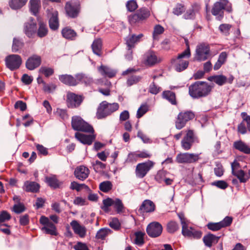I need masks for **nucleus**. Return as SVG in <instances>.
I'll return each mask as SVG.
<instances>
[{"instance_id":"63","label":"nucleus","mask_w":250,"mask_h":250,"mask_svg":"<svg viewBox=\"0 0 250 250\" xmlns=\"http://www.w3.org/2000/svg\"><path fill=\"white\" fill-rule=\"evenodd\" d=\"M138 158L137 151L132 152L128 153L126 161L129 163H133L136 162Z\"/></svg>"},{"instance_id":"42","label":"nucleus","mask_w":250,"mask_h":250,"mask_svg":"<svg viewBox=\"0 0 250 250\" xmlns=\"http://www.w3.org/2000/svg\"><path fill=\"white\" fill-rule=\"evenodd\" d=\"M111 232L112 230L108 228H102L97 231L96 234V238L102 240H104L105 237Z\"/></svg>"},{"instance_id":"32","label":"nucleus","mask_w":250,"mask_h":250,"mask_svg":"<svg viewBox=\"0 0 250 250\" xmlns=\"http://www.w3.org/2000/svg\"><path fill=\"white\" fill-rule=\"evenodd\" d=\"M59 80L63 84L70 86H76L75 80H74V77L68 74L61 75L59 76Z\"/></svg>"},{"instance_id":"28","label":"nucleus","mask_w":250,"mask_h":250,"mask_svg":"<svg viewBox=\"0 0 250 250\" xmlns=\"http://www.w3.org/2000/svg\"><path fill=\"white\" fill-rule=\"evenodd\" d=\"M44 182L53 189L60 188L63 184L62 182H60L57 179L55 175L46 176Z\"/></svg>"},{"instance_id":"33","label":"nucleus","mask_w":250,"mask_h":250,"mask_svg":"<svg viewBox=\"0 0 250 250\" xmlns=\"http://www.w3.org/2000/svg\"><path fill=\"white\" fill-rule=\"evenodd\" d=\"M29 5L30 12L32 15L37 16L41 7L40 0H30Z\"/></svg>"},{"instance_id":"53","label":"nucleus","mask_w":250,"mask_h":250,"mask_svg":"<svg viewBox=\"0 0 250 250\" xmlns=\"http://www.w3.org/2000/svg\"><path fill=\"white\" fill-rule=\"evenodd\" d=\"M186 10V8L183 4L178 3L173 9L172 13L177 16L181 15Z\"/></svg>"},{"instance_id":"55","label":"nucleus","mask_w":250,"mask_h":250,"mask_svg":"<svg viewBox=\"0 0 250 250\" xmlns=\"http://www.w3.org/2000/svg\"><path fill=\"white\" fill-rule=\"evenodd\" d=\"M39 72L43 74L46 77H49L54 74V71L52 68L42 66L39 70Z\"/></svg>"},{"instance_id":"21","label":"nucleus","mask_w":250,"mask_h":250,"mask_svg":"<svg viewBox=\"0 0 250 250\" xmlns=\"http://www.w3.org/2000/svg\"><path fill=\"white\" fill-rule=\"evenodd\" d=\"M220 238V236H217L209 232L204 236L203 238V242L206 247L210 248L213 245H216L218 243Z\"/></svg>"},{"instance_id":"60","label":"nucleus","mask_w":250,"mask_h":250,"mask_svg":"<svg viewBox=\"0 0 250 250\" xmlns=\"http://www.w3.org/2000/svg\"><path fill=\"white\" fill-rule=\"evenodd\" d=\"M25 210V207L22 203H19L13 206V211L17 214H20Z\"/></svg>"},{"instance_id":"19","label":"nucleus","mask_w":250,"mask_h":250,"mask_svg":"<svg viewBox=\"0 0 250 250\" xmlns=\"http://www.w3.org/2000/svg\"><path fill=\"white\" fill-rule=\"evenodd\" d=\"M208 79L209 81L214 82L218 85L222 86L226 83H232L234 78L232 76L229 78H227L224 75H217L211 76L208 77Z\"/></svg>"},{"instance_id":"46","label":"nucleus","mask_w":250,"mask_h":250,"mask_svg":"<svg viewBox=\"0 0 250 250\" xmlns=\"http://www.w3.org/2000/svg\"><path fill=\"white\" fill-rule=\"evenodd\" d=\"M145 233L142 231H137L135 233V244L136 245L141 246L145 243L144 235Z\"/></svg>"},{"instance_id":"14","label":"nucleus","mask_w":250,"mask_h":250,"mask_svg":"<svg viewBox=\"0 0 250 250\" xmlns=\"http://www.w3.org/2000/svg\"><path fill=\"white\" fill-rule=\"evenodd\" d=\"M242 118V121L238 125L237 132L238 134H245L247 131L250 132V116L243 112L241 114Z\"/></svg>"},{"instance_id":"47","label":"nucleus","mask_w":250,"mask_h":250,"mask_svg":"<svg viewBox=\"0 0 250 250\" xmlns=\"http://www.w3.org/2000/svg\"><path fill=\"white\" fill-rule=\"evenodd\" d=\"M5 62H22V59L19 55L11 54L6 56Z\"/></svg>"},{"instance_id":"3","label":"nucleus","mask_w":250,"mask_h":250,"mask_svg":"<svg viewBox=\"0 0 250 250\" xmlns=\"http://www.w3.org/2000/svg\"><path fill=\"white\" fill-rule=\"evenodd\" d=\"M211 57L209 45L208 43L201 42L197 44L194 54L193 61L203 62Z\"/></svg>"},{"instance_id":"61","label":"nucleus","mask_w":250,"mask_h":250,"mask_svg":"<svg viewBox=\"0 0 250 250\" xmlns=\"http://www.w3.org/2000/svg\"><path fill=\"white\" fill-rule=\"evenodd\" d=\"M109 226L114 230H117L120 229L121 224L117 218H113L109 223Z\"/></svg>"},{"instance_id":"24","label":"nucleus","mask_w":250,"mask_h":250,"mask_svg":"<svg viewBox=\"0 0 250 250\" xmlns=\"http://www.w3.org/2000/svg\"><path fill=\"white\" fill-rule=\"evenodd\" d=\"M75 137L76 139L80 141L81 143L84 145H90L92 144L93 141L95 140V137L94 135H85L77 132L75 134Z\"/></svg>"},{"instance_id":"1","label":"nucleus","mask_w":250,"mask_h":250,"mask_svg":"<svg viewBox=\"0 0 250 250\" xmlns=\"http://www.w3.org/2000/svg\"><path fill=\"white\" fill-rule=\"evenodd\" d=\"M213 87L206 82L196 81L189 86L188 94L193 99L205 97L210 93Z\"/></svg>"},{"instance_id":"29","label":"nucleus","mask_w":250,"mask_h":250,"mask_svg":"<svg viewBox=\"0 0 250 250\" xmlns=\"http://www.w3.org/2000/svg\"><path fill=\"white\" fill-rule=\"evenodd\" d=\"M144 36L143 34H140L138 35L132 34L128 36L126 39V44L127 48L132 49L135 47V43L140 42L141 38Z\"/></svg>"},{"instance_id":"23","label":"nucleus","mask_w":250,"mask_h":250,"mask_svg":"<svg viewBox=\"0 0 250 250\" xmlns=\"http://www.w3.org/2000/svg\"><path fill=\"white\" fill-rule=\"evenodd\" d=\"M200 10V7L196 3L192 4L191 7L187 10L183 16L185 20H194L196 18V13Z\"/></svg>"},{"instance_id":"40","label":"nucleus","mask_w":250,"mask_h":250,"mask_svg":"<svg viewBox=\"0 0 250 250\" xmlns=\"http://www.w3.org/2000/svg\"><path fill=\"white\" fill-rule=\"evenodd\" d=\"M235 149L246 154H250V147L241 140L235 141Z\"/></svg>"},{"instance_id":"7","label":"nucleus","mask_w":250,"mask_h":250,"mask_svg":"<svg viewBox=\"0 0 250 250\" xmlns=\"http://www.w3.org/2000/svg\"><path fill=\"white\" fill-rule=\"evenodd\" d=\"M150 11L146 7H142L138 10L135 13L128 17V21L132 25L142 23L150 16Z\"/></svg>"},{"instance_id":"45","label":"nucleus","mask_w":250,"mask_h":250,"mask_svg":"<svg viewBox=\"0 0 250 250\" xmlns=\"http://www.w3.org/2000/svg\"><path fill=\"white\" fill-rule=\"evenodd\" d=\"M113 185L109 181H104L100 183L99 189L104 193H107L112 188Z\"/></svg>"},{"instance_id":"44","label":"nucleus","mask_w":250,"mask_h":250,"mask_svg":"<svg viewBox=\"0 0 250 250\" xmlns=\"http://www.w3.org/2000/svg\"><path fill=\"white\" fill-rule=\"evenodd\" d=\"M145 62H158L157 57L155 52L152 50H149L146 52L145 55Z\"/></svg>"},{"instance_id":"15","label":"nucleus","mask_w":250,"mask_h":250,"mask_svg":"<svg viewBox=\"0 0 250 250\" xmlns=\"http://www.w3.org/2000/svg\"><path fill=\"white\" fill-rule=\"evenodd\" d=\"M64 8L66 16L69 18L74 19L78 17L81 6L80 4L68 1L66 2Z\"/></svg>"},{"instance_id":"37","label":"nucleus","mask_w":250,"mask_h":250,"mask_svg":"<svg viewBox=\"0 0 250 250\" xmlns=\"http://www.w3.org/2000/svg\"><path fill=\"white\" fill-rule=\"evenodd\" d=\"M28 0H9L8 5L12 10H17L24 6Z\"/></svg>"},{"instance_id":"27","label":"nucleus","mask_w":250,"mask_h":250,"mask_svg":"<svg viewBox=\"0 0 250 250\" xmlns=\"http://www.w3.org/2000/svg\"><path fill=\"white\" fill-rule=\"evenodd\" d=\"M74 77V80H75L76 85L81 83H84L85 85H90L93 83V79L88 75L83 73L76 74Z\"/></svg>"},{"instance_id":"58","label":"nucleus","mask_w":250,"mask_h":250,"mask_svg":"<svg viewBox=\"0 0 250 250\" xmlns=\"http://www.w3.org/2000/svg\"><path fill=\"white\" fill-rule=\"evenodd\" d=\"M70 188L73 190H76L77 191H79L82 188L85 189H89V187L84 184H80L76 182L73 181L71 183Z\"/></svg>"},{"instance_id":"39","label":"nucleus","mask_w":250,"mask_h":250,"mask_svg":"<svg viewBox=\"0 0 250 250\" xmlns=\"http://www.w3.org/2000/svg\"><path fill=\"white\" fill-rule=\"evenodd\" d=\"M37 35L39 38H42L45 37L48 32L47 26L43 22L39 23V28L36 31Z\"/></svg>"},{"instance_id":"4","label":"nucleus","mask_w":250,"mask_h":250,"mask_svg":"<svg viewBox=\"0 0 250 250\" xmlns=\"http://www.w3.org/2000/svg\"><path fill=\"white\" fill-rule=\"evenodd\" d=\"M224 10L229 13L231 12V4L228 0H219V1L214 3L211 9V13L213 15L217 16V19L220 21L224 17Z\"/></svg>"},{"instance_id":"56","label":"nucleus","mask_w":250,"mask_h":250,"mask_svg":"<svg viewBox=\"0 0 250 250\" xmlns=\"http://www.w3.org/2000/svg\"><path fill=\"white\" fill-rule=\"evenodd\" d=\"M207 228L212 231H216L220 230L222 228V225L220 222L217 223L209 222L206 225Z\"/></svg>"},{"instance_id":"36","label":"nucleus","mask_w":250,"mask_h":250,"mask_svg":"<svg viewBox=\"0 0 250 250\" xmlns=\"http://www.w3.org/2000/svg\"><path fill=\"white\" fill-rule=\"evenodd\" d=\"M163 98L167 100L171 104L177 105V102L175 93L170 90H166L163 92Z\"/></svg>"},{"instance_id":"51","label":"nucleus","mask_w":250,"mask_h":250,"mask_svg":"<svg viewBox=\"0 0 250 250\" xmlns=\"http://www.w3.org/2000/svg\"><path fill=\"white\" fill-rule=\"evenodd\" d=\"M214 172L215 175L218 177H221L224 174V169L220 162H215V167L214 168Z\"/></svg>"},{"instance_id":"49","label":"nucleus","mask_w":250,"mask_h":250,"mask_svg":"<svg viewBox=\"0 0 250 250\" xmlns=\"http://www.w3.org/2000/svg\"><path fill=\"white\" fill-rule=\"evenodd\" d=\"M177 215L180 220V222L182 225V229H185L188 227L189 221L185 217V214L183 212H178L177 213Z\"/></svg>"},{"instance_id":"38","label":"nucleus","mask_w":250,"mask_h":250,"mask_svg":"<svg viewBox=\"0 0 250 250\" xmlns=\"http://www.w3.org/2000/svg\"><path fill=\"white\" fill-rule=\"evenodd\" d=\"M102 40L101 38L95 39L91 45L94 53L98 56H101L102 54Z\"/></svg>"},{"instance_id":"59","label":"nucleus","mask_w":250,"mask_h":250,"mask_svg":"<svg viewBox=\"0 0 250 250\" xmlns=\"http://www.w3.org/2000/svg\"><path fill=\"white\" fill-rule=\"evenodd\" d=\"M126 7L129 12H133L138 8V4L135 0H128L126 3Z\"/></svg>"},{"instance_id":"30","label":"nucleus","mask_w":250,"mask_h":250,"mask_svg":"<svg viewBox=\"0 0 250 250\" xmlns=\"http://www.w3.org/2000/svg\"><path fill=\"white\" fill-rule=\"evenodd\" d=\"M61 33L64 38L71 41L75 40L77 36V33L69 26L63 28Z\"/></svg>"},{"instance_id":"11","label":"nucleus","mask_w":250,"mask_h":250,"mask_svg":"<svg viewBox=\"0 0 250 250\" xmlns=\"http://www.w3.org/2000/svg\"><path fill=\"white\" fill-rule=\"evenodd\" d=\"M153 162H147L138 164L136 167L135 174L137 178H143L153 166Z\"/></svg>"},{"instance_id":"64","label":"nucleus","mask_w":250,"mask_h":250,"mask_svg":"<svg viewBox=\"0 0 250 250\" xmlns=\"http://www.w3.org/2000/svg\"><path fill=\"white\" fill-rule=\"evenodd\" d=\"M56 114L63 120L67 119L68 118V115L67 113V111L65 109L58 108L57 109Z\"/></svg>"},{"instance_id":"57","label":"nucleus","mask_w":250,"mask_h":250,"mask_svg":"<svg viewBox=\"0 0 250 250\" xmlns=\"http://www.w3.org/2000/svg\"><path fill=\"white\" fill-rule=\"evenodd\" d=\"M148 110V106L146 104H142L137 110L136 117L138 119L141 118Z\"/></svg>"},{"instance_id":"50","label":"nucleus","mask_w":250,"mask_h":250,"mask_svg":"<svg viewBox=\"0 0 250 250\" xmlns=\"http://www.w3.org/2000/svg\"><path fill=\"white\" fill-rule=\"evenodd\" d=\"M92 166L94 171L97 173L106 168V165L99 160H96L95 162L92 163Z\"/></svg>"},{"instance_id":"26","label":"nucleus","mask_w":250,"mask_h":250,"mask_svg":"<svg viewBox=\"0 0 250 250\" xmlns=\"http://www.w3.org/2000/svg\"><path fill=\"white\" fill-rule=\"evenodd\" d=\"M40 185L34 181H26L22 187L23 189L27 192L37 193L39 191Z\"/></svg>"},{"instance_id":"13","label":"nucleus","mask_w":250,"mask_h":250,"mask_svg":"<svg viewBox=\"0 0 250 250\" xmlns=\"http://www.w3.org/2000/svg\"><path fill=\"white\" fill-rule=\"evenodd\" d=\"M83 101V97L74 93H68L66 96V103L68 108H75L78 107Z\"/></svg>"},{"instance_id":"43","label":"nucleus","mask_w":250,"mask_h":250,"mask_svg":"<svg viewBox=\"0 0 250 250\" xmlns=\"http://www.w3.org/2000/svg\"><path fill=\"white\" fill-rule=\"evenodd\" d=\"M179 229V226L175 221H170L167 223V230L170 234H173Z\"/></svg>"},{"instance_id":"18","label":"nucleus","mask_w":250,"mask_h":250,"mask_svg":"<svg viewBox=\"0 0 250 250\" xmlns=\"http://www.w3.org/2000/svg\"><path fill=\"white\" fill-rule=\"evenodd\" d=\"M37 23L32 17H30V22H25L24 24V33L29 38L33 37L37 31Z\"/></svg>"},{"instance_id":"2","label":"nucleus","mask_w":250,"mask_h":250,"mask_svg":"<svg viewBox=\"0 0 250 250\" xmlns=\"http://www.w3.org/2000/svg\"><path fill=\"white\" fill-rule=\"evenodd\" d=\"M119 107V105L118 103L109 104L106 101H103L98 106L96 117L98 119L104 118L117 111Z\"/></svg>"},{"instance_id":"35","label":"nucleus","mask_w":250,"mask_h":250,"mask_svg":"<svg viewBox=\"0 0 250 250\" xmlns=\"http://www.w3.org/2000/svg\"><path fill=\"white\" fill-rule=\"evenodd\" d=\"M99 71L103 76L109 78L114 77L117 73L116 71L103 65L99 68Z\"/></svg>"},{"instance_id":"22","label":"nucleus","mask_w":250,"mask_h":250,"mask_svg":"<svg viewBox=\"0 0 250 250\" xmlns=\"http://www.w3.org/2000/svg\"><path fill=\"white\" fill-rule=\"evenodd\" d=\"M89 173L90 171L87 167L80 166L75 169L74 174L78 179L84 181L88 177Z\"/></svg>"},{"instance_id":"12","label":"nucleus","mask_w":250,"mask_h":250,"mask_svg":"<svg viewBox=\"0 0 250 250\" xmlns=\"http://www.w3.org/2000/svg\"><path fill=\"white\" fill-rule=\"evenodd\" d=\"M199 159L198 154L184 153L178 154L176 161L179 164H189L197 162Z\"/></svg>"},{"instance_id":"62","label":"nucleus","mask_w":250,"mask_h":250,"mask_svg":"<svg viewBox=\"0 0 250 250\" xmlns=\"http://www.w3.org/2000/svg\"><path fill=\"white\" fill-rule=\"evenodd\" d=\"M211 185L212 186H216L218 188L222 189H225L228 187V184H227V183L223 180H218L214 181L211 183Z\"/></svg>"},{"instance_id":"9","label":"nucleus","mask_w":250,"mask_h":250,"mask_svg":"<svg viewBox=\"0 0 250 250\" xmlns=\"http://www.w3.org/2000/svg\"><path fill=\"white\" fill-rule=\"evenodd\" d=\"M198 142V138L194 131L191 129L187 130L186 134L181 141V146L185 150H189L195 142Z\"/></svg>"},{"instance_id":"31","label":"nucleus","mask_w":250,"mask_h":250,"mask_svg":"<svg viewBox=\"0 0 250 250\" xmlns=\"http://www.w3.org/2000/svg\"><path fill=\"white\" fill-rule=\"evenodd\" d=\"M49 26L51 30L57 31L59 27V21L58 18V13L57 11L53 13L50 18L49 21Z\"/></svg>"},{"instance_id":"17","label":"nucleus","mask_w":250,"mask_h":250,"mask_svg":"<svg viewBox=\"0 0 250 250\" xmlns=\"http://www.w3.org/2000/svg\"><path fill=\"white\" fill-rule=\"evenodd\" d=\"M169 174L167 170H159L155 176V180L160 184L164 182L167 186H170L173 183V180L169 178Z\"/></svg>"},{"instance_id":"54","label":"nucleus","mask_w":250,"mask_h":250,"mask_svg":"<svg viewBox=\"0 0 250 250\" xmlns=\"http://www.w3.org/2000/svg\"><path fill=\"white\" fill-rule=\"evenodd\" d=\"M142 79V77L139 76L131 75L127 79L126 84L128 86H131L133 84H136L139 82Z\"/></svg>"},{"instance_id":"16","label":"nucleus","mask_w":250,"mask_h":250,"mask_svg":"<svg viewBox=\"0 0 250 250\" xmlns=\"http://www.w3.org/2000/svg\"><path fill=\"white\" fill-rule=\"evenodd\" d=\"M181 233L185 237L193 239H200L203 234L202 231L189 226L185 229H182Z\"/></svg>"},{"instance_id":"6","label":"nucleus","mask_w":250,"mask_h":250,"mask_svg":"<svg viewBox=\"0 0 250 250\" xmlns=\"http://www.w3.org/2000/svg\"><path fill=\"white\" fill-rule=\"evenodd\" d=\"M195 113L190 110H183L179 113L175 121L176 129L183 128L190 121L195 118Z\"/></svg>"},{"instance_id":"25","label":"nucleus","mask_w":250,"mask_h":250,"mask_svg":"<svg viewBox=\"0 0 250 250\" xmlns=\"http://www.w3.org/2000/svg\"><path fill=\"white\" fill-rule=\"evenodd\" d=\"M70 225L75 234L78 235L81 238L85 236L86 229L84 226H81L76 220H73L70 223Z\"/></svg>"},{"instance_id":"48","label":"nucleus","mask_w":250,"mask_h":250,"mask_svg":"<svg viewBox=\"0 0 250 250\" xmlns=\"http://www.w3.org/2000/svg\"><path fill=\"white\" fill-rule=\"evenodd\" d=\"M113 202V206L116 212L118 213L123 212L124 206L122 200L119 198H116L114 200Z\"/></svg>"},{"instance_id":"8","label":"nucleus","mask_w":250,"mask_h":250,"mask_svg":"<svg viewBox=\"0 0 250 250\" xmlns=\"http://www.w3.org/2000/svg\"><path fill=\"white\" fill-rule=\"evenodd\" d=\"M39 221L40 224L43 226L42 230L45 234L53 236H57L58 234L56 226L49 220L48 217L42 216Z\"/></svg>"},{"instance_id":"20","label":"nucleus","mask_w":250,"mask_h":250,"mask_svg":"<svg viewBox=\"0 0 250 250\" xmlns=\"http://www.w3.org/2000/svg\"><path fill=\"white\" fill-rule=\"evenodd\" d=\"M156 206L151 200L146 199L144 200L138 209L140 214H144L145 213H151L155 211Z\"/></svg>"},{"instance_id":"52","label":"nucleus","mask_w":250,"mask_h":250,"mask_svg":"<svg viewBox=\"0 0 250 250\" xmlns=\"http://www.w3.org/2000/svg\"><path fill=\"white\" fill-rule=\"evenodd\" d=\"M235 177L239 180L241 183H246L249 179V177L243 170L235 171Z\"/></svg>"},{"instance_id":"34","label":"nucleus","mask_w":250,"mask_h":250,"mask_svg":"<svg viewBox=\"0 0 250 250\" xmlns=\"http://www.w3.org/2000/svg\"><path fill=\"white\" fill-rule=\"evenodd\" d=\"M24 43L22 39L19 37H15L13 38L12 51L13 52H19L24 46Z\"/></svg>"},{"instance_id":"10","label":"nucleus","mask_w":250,"mask_h":250,"mask_svg":"<svg viewBox=\"0 0 250 250\" xmlns=\"http://www.w3.org/2000/svg\"><path fill=\"white\" fill-rule=\"evenodd\" d=\"M163 229V227L159 222L154 221L147 225L146 232L150 237L156 238L162 234Z\"/></svg>"},{"instance_id":"5","label":"nucleus","mask_w":250,"mask_h":250,"mask_svg":"<svg viewBox=\"0 0 250 250\" xmlns=\"http://www.w3.org/2000/svg\"><path fill=\"white\" fill-rule=\"evenodd\" d=\"M71 126L73 129L77 131L92 133L94 132L93 127L79 116L72 117Z\"/></svg>"},{"instance_id":"41","label":"nucleus","mask_w":250,"mask_h":250,"mask_svg":"<svg viewBox=\"0 0 250 250\" xmlns=\"http://www.w3.org/2000/svg\"><path fill=\"white\" fill-rule=\"evenodd\" d=\"M11 218V216L9 213H8L6 210H2L0 212V227H6L10 228V226L7 224L3 223L6 221H8L10 220Z\"/></svg>"}]
</instances>
